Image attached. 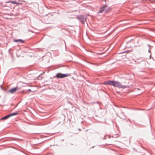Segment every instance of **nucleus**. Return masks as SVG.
Returning <instances> with one entry per match:
<instances>
[{"instance_id": "3", "label": "nucleus", "mask_w": 155, "mask_h": 155, "mask_svg": "<svg viewBox=\"0 0 155 155\" xmlns=\"http://www.w3.org/2000/svg\"><path fill=\"white\" fill-rule=\"evenodd\" d=\"M68 75L67 74H62L61 73L57 74L55 77L58 78H62L68 77Z\"/></svg>"}, {"instance_id": "10", "label": "nucleus", "mask_w": 155, "mask_h": 155, "mask_svg": "<svg viewBox=\"0 0 155 155\" xmlns=\"http://www.w3.org/2000/svg\"><path fill=\"white\" fill-rule=\"evenodd\" d=\"M10 2L12 4H19L17 2H14V1H11Z\"/></svg>"}, {"instance_id": "1", "label": "nucleus", "mask_w": 155, "mask_h": 155, "mask_svg": "<svg viewBox=\"0 0 155 155\" xmlns=\"http://www.w3.org/2000/svg\"><path fill=\"white\" fill-rule=\"evenodd\" d=\"M110 10L109 8H108L107 5H104L103 7L100 8V9L98 12L99 13H102L103 11L106 13H107Z\"/></svg>"}, {"instance_id": "5", "label": "nucleus", "mask_w": 155, "mask_h": 155, "mask_svg": "<svg viewBox=\"0 0 155 155\" xmlns=\"http://www.w3.org/2000/svg\"><path fill=\"white\" fill-rule=\"evenodd\" d=\"M18 114V113L17 112L14 113H13L12 114H10L8 115H6V116H5V117H3L1 119V120L6 119H7L8 118V117H10L11 116H13V115H16L17 114Z\"/></svg>"}, {"instance_id": "17", "label": "nucleus", "mask_w": 155, "mask_h": 155, "mask_svg": "<svg viewBox=\"0 0 155 155\" xmlns=\"http://www.w3.org/2000/svg\"><path fill=\"white\" fill-rule=\"evenodd\" d=\"M127 150H129L130 151V150H129L128 149H126Z\"/></svg>"}, {"instance_id": "7", "label": "nucleus", "mask_w": 155, "mask_h": 155, "mask_svg": "<svg viewBox=\"0 0 155 155\" xmlns=\"http://www.w3.org/2000/svg\"><path fill=\"white\" fill-rule=\"evenodd\" d=\"M17 90V87L14 88H12L9 91V92L12 94H13L15 93Z\"/></svg>"}, {"instance_id": "12", "label": "nucleus", "mask_w": 155, "mask_h": 155, "mask_svg": "<svg viewBox=\"0 0 155 155\" xmlns=\"http://www.w3.org/2000/svg\"><path fill=\"white\" fill-rule=\"evenodd\" d=\"M132 50H127V53H129Z\"/></svg>"}, {"instance_id": "14", "label": "nucleus", "mask_w": 155, "mask_h": 155, "mask_svg": "<svg viewBox=\"0 0 155 155\" xmlns=\"http://www.w3.org/2000/svg\"><path fill=\"white\" fill-rule=\"evenodd\" d=\"M134 149H134V148H132L131 149V150L132 151V150H134Z\"/></svg>"}, {"instance_id": "2", "label": "nucleus", "mask_w": 155, "mask_h": 155, "mask_svg": "<svg viewBox=\"0 0 155 155\" xmlns=\"http://www.w3.org/2000/svg\"><path fill=\"white\" fill-rule=\"evenodd\" d=\"M111 85L114 87H116L118 88H123L124 87L120 84V83L117 81H112Z\"/></svg>"}, {"instance_id": "6", "label": "nucleus", "mask_w": 155, "mask_h": 155, "mask_svg": "<svg viewBox=\"0 0 155 155\" xmlns=\"http://www.w3.org/2000/svg\"><path fill=\"white\" fill-rule=\"evenodd\" d=\"M127 44L130 43V42H131V41H132L134 39V38L133 37H127Z\"/></svg>"}, {"instance_id": "9", "label": "nucleus", "mask_w": 155, "mask_h": 155, "mask_svg": "<svg viewBox=\"0 0 155 155\" xmlns=\"http://www.w3.org/2000/svg\"><path fill=\"white\" fill-rule=\"evenodd\" d=\"M14 41L15 42H20L21 43H23L24 42V41L21 39H18V40H15L14 39Z\"/></svg>"}, {"instance_id": "4", "label": "nucleus", "mask_w": 155, "mask_h": 155, "mask_svg": "<svg viewBox=\"0 0 155 155\" xmlns=\"http://www.w3.org/2000/svg\"><path fill=\"white\" fill-rule=\"evenodd\" d=\"M78 18L83 24H84V22L86 21V18L85 16L80 15L78 17Z\"/></svg>"}, {"instance_id": "18", "label": "nucleus", "mask_w": 155, "mask_h": 155, "mask_svg": "<svg viewBox=\"0 0 155 155\" xmlns=\"http://www.w3.org/2000/svg\"><path fill=\"white\" fill-rule=\"evenodd\" d=\"M137 89L138 90H139V88H137Z\"/></svg>"}, {"instance_id": "16", "label": "nucleus", "mask_w": 155, "mask_h": 155, "mask_svg": "<svg viewBox=\"0 0 155 155\" xmlns=\"http://www.w3.org/2000/svg\"><path fill=\"white\" fill-rule=\"evenodd\" d=\"M28 91H31V89H29L28 90Z\"/></svg>"}, {"instance_id": "15", "label": "nucleus", "mask_w": 155, "mask_h": 155, "mask_svg": "<svg viewBox=\"0 0 155 155\" xmlns=\"http://www.w3.org/2000/svg\"><path fill=\"white\" fill-rule=\"evenodd\" d=\"M147 46L149 47H151V46H150V45H147Z\"/></svg>"}, {"instance_id": "8", "label": "nucleus", "mask_w": 155, "mask_h": 155, "mask_svg": "<svg viewBox=\"0 0 155 155\" xmlns=\"http://www.w3.org/2000/svg\"><path fill=\"white\" fill-rule=\"evenodd\" d=\"M112 81H106L103 84H105V85H111V83Z\"/></svg>"}, {"instance_id": "13", "label": "nucleus", "mask_w": 155, "mask_h": 155, "mask_svg": "<svg viewBox=\"0 0 155 155\" xmlns=\"http://www.w3.org/2000/svg\"><path fill=\"white\" fill-rule=\"evenodd\" d=\"M148 52L149 53H150L151 52V51H150V48H149V49L148 50Z\"/></svg>"}, {"instance_id": "11", "label": "nucleus", "mask_w": 155, "mask_h": 155, "mask_svg": "<svg viewBox=\"0 0 155 155\" xmlns=\"http://www.w3.org/2000/svg\"><path fill=\"white\" fill-rule=\"evenodd\" d=\"M133 85V84H130L129 85H127L126 87L127 88H130V87L132 86Z\"/></svg>"}, {"instance_id": "19", "label": "nucleus", "mask_w": 155, "mask_h": 155, "mask_svg": "<svg viewBox=\"0 0 155 155\" xmlns=\"http://www.w3.org/2000/svg\"><path fill=\"white\" fill-rule=\"evenodd\" d=\"M126 75H129V74H127V73Z\"/></svg>"}]
</instances>
